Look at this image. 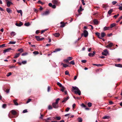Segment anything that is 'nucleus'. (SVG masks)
<instances>
[{
  "instance_id": "53",
  "label": "nucleus",
  "mask_w": 122,
  "mask_h": 122,
  "mask_svg": "<svg viewBox=\"0 0 122 122\" xmlns=\"http://www.w3.org/2000/svg\"><path fill=\"white\" fill-rule=\"evenodd\" d=\"M5 44H3L1 45H0V48H2L4 47L5 46Z\"/></svg>"
},
{
  "instance_id": "47",
  "label": "nucleus",
  "mask_w": 122,
  "mask_h": 122,
  "mask_svg": "<svg viewBox=\"0 0 122 122\" xmlns=\"http://www.w3.org/2000/svg\"><path fill=\"white\" fill-rule=\"evenodd\" d=\"M11 75V72H9L6 75V76L7 77Z\"/></svg>"
},
{
  "instance_id": "13",
  "label": "nucleus",
  "mask_w": 122,
  "mask_h": 122,
  "mask_svg": "<svg viewBox=\"0 0 122 122\" xmlns=\"http://www.w3.org/2000/svg\"><path fill=\"white\" fill-rule=\"evenodd\" d=\"M96 34L97 36L100 39H102L101 37L100 36V34L98 32H96Z\"/></svg>"
},
{
  "instance_id": "43",
  "label": "nucleus",
  "mask_w": 122,
  "mask_h": 122,
  "mask_svg": "<svg viewBox=\"0 0 122 122\" xmlns=\"http://www.w3.org/2000/svg\"><path fill=\"white\" fill-rule=\"evenodd\" d=\"M88 107H91L92 105V103L91 102H89L88 103Z\"/></svg>"
},
{
  "instance_id": "57",
  "label": "nucleus",
  "mask_w": 122,
  "mask_h": 122,
  "mask_svg": "<svg viewBox=\"0 0 122 122\" xmlns=\"http://www.w3.org/2000/svg\"><path fill=\"white\" fill-rule=\"evenodd\" d=\"M119 14H118L117 15H114L113 16V17H115V18H117V16H119Z\"/></svg>"
},
{
  "instance_id": "27",
  "label": "nucleus",
  "mask_w": 122,
  "mask_h": 122,
  "mask_svg": "<svg viewBox=\"0 0 122 122\" xmlns=\"http://www.w3.org/2000/svg\"><path fill=\"white\" fill-rule=\"evenodd\" d=\"M77 120L78 122H82V120L81 117L78 118L77 119Z\"/></svg>"
},
{
  "instance_id": "49",
  "label": "nucleus",
  "mask_w": 122,
  "mask_h": 122,
  "mask_svg": "<svg viewBox=\"0 0 122 122\" xmlns=\"http://www.w3.org/2000/svg\"><path fill=\"white\" fill-rule=\"evenodd\" d=\"M27 63V61H22V63L23 64H25Z\"/></svg>"
},
{
  "instance_id": "56",
  "label": "nucleus",
  "mask_w": 122,
  "mask_h": 122,
  "mask_svg": "<svg viewBox=\"0 0 122 122\" xmlns=\"http://www.w3.org/2000/svg\"><path fill=\"white\" fill-rule=\"evenodd\" d=\"M102 54L106 56L107 55L106 54V53H105V52L104 51L102 52Z\"/></svg>"
},
{
  "instance_id": "4",
  "label": "nucleus",
  "mask_w": 122,
  "mask_h": 122,
  "mask_svg": "<svg viewBox=\"0 0 122 122\" xmlns=\"http://www.w3.org/2000/svg\"><path fill=\"white\" fill-rule=\"evenodd\" d=\"M14 50V49H12L11 48H8L7 49H5L4 51V53H5L6 52H8L10 50Z\"/></svg>"
},
{
  "instance_id": "30",
  "label": "nucleus",
  "mask_w": 122,
  "mask_h": 122,
  "mask_svg": "<svg viewBox=\"0 0 122 122\" xmlns=\"http://www.w3.org/2000/svg\"><path fill=\"white\" fill-rule=\"evenodd\" d=\"M24 25L26 26H29L30 25V24L29 22H27L25 23Z\"/></svg>"
},
{
  "instance_id": "51",
  "label": "nucleus",
  "mask_w": 122,
  "mask_h": 122,
  "mask_svg": "<svg viewBox=\"0 0 122 122\" xmlns=\"http://www.w3.org/2000/svg\"><path fill=\"white\" fill-rule=\"evenodd\" d=\"M38 3H40L42 5H43L44 3H43L42 2H41L40 0H39L38 1Z\"/></svg>"
},
{
  "instance_id": "26",
  "label": "nucleus",
  "mask_w": 122,
  "mask_h": 122,
  "mask_svg": "<svg viewBox=\"0 0 122 122\" xmlns=\"http://www.w3.org/2000/svg\"><path fill=\"white\" fill-rule=\"evenodd\" d=\"M113 11V9H110L108 12V13L109 15H110L112 12Z\"/></svg>"
},
{
  "instance_id": "16",
  "label": "nucleus",
  "mask_w": 122,
  "mask_h": 122,
  "mask_svg": "<svg viewBox=\"0 0 122 122\" xmlns=\"http://www.w3.org/2000/svg\"><path fill=\"white\" fill-rule=\"evenodd\" d=\"M17 12L18 13H20L21 16H22V10H17Z\"/></svg>"
},
{
  "instance_id": "50",
  "label": "nucleus",
  "mask_w": 122,
  "mask_h": 122,
  "mask_svg": "<svg viewBox=\"0 0 122 122\" xmlns=\"http://www.w3.org/2000/svg\"><path fill=\"white\" fill-rule=\"evenodd\" d=\"M6 104H4L3 105H2V107L3 108H6Z\"/></svg>"
},
{
  "instance_id": "12",
  "label": "nucleus",
  "mask_w": 122,
  "mask_h": 122,
  "mask_svg": "<svg viewBox=\"0 0 122 122\" xmlns=\"http://www.w3.org/2000/svg\"><path fill=\"white\" fill-rule=\"evenodd\" d=\"M69 98L68 97H67L66 98H64V100L62 101V102H66Z\"/></svg>"
},
{
  "instance_id": "45",
  "label": "nucleus",
  "mask_w": 122,
  "mask_h": 122,
  "mask_svg": "<svg viewBox=\"0 0 122 122\" xmlns=\"http://www.w3.org/2000/svg\"><path fill=\"white\" fill-rule=\"evenodd\" d=\"M56 119L58 120H60L61 119V118L60 117H56Z\"/></svg>"
},
{
  "instance_id": "54",
  "label": "nucleus",
  "mask_w": 122,
  "mask_h": 122,
  "mask_svg": "<svg viewBox=\"0 0 122 122\" xmlns=\"http://www.w3.org/2000/svg\"><path fill=\"white\" fill-rule=\"evenodd\" d=\"M70 109V108H69L67 107L65 111L66 112H68Z\"/></svg>"
},
{
  "instance_id": "9",
  "label": "nucleus",
  "mask_w": 122,
  "mask_h": 122,
  "mask_svg": "<svg viewBox=\"0 0 122 122\" xmlns=\"http://www.w3.org/2000/svg\"><path fill=\"white\" fill-rule=\"evenodd\" d=\"M15 25L18 26H20L23 25L22 22H20L19 24L17 23H16L15 24Z\"/></svg>"
},
{
  "instance_id": "60",
  "label": "nucleus",
  "mask_w": 122,
  "mask_h": 122,
  "mask_svg": "<svg viewBox=\"0 0 122 122\" xmlns=\"http://www.w3.org/2000/svg\"><path fill=\"white\" fill-rule=\"evenodd\" d=\"M31 99H29L27 101V102H26V103H28L29 102H30L31 101Z\"/></svg>"
},
{
  "instance_id": "7",
  "label": "nucleus",
  "mask_w": 122,
  "mask_h": 122,
  "mask_svg": "<svg viewBox=\"0 0 122 122\" xmlns=\"http://www.w3.org/2000/svg\"><path fill=\"white\" fill-rule=\"evenodd\" d=\"M95 51H94L93 53H89L88 54V56H94L95 54Z\"/></svg>"
},
{
  "instance_id": "62",
  "label": "nucleus",
  "mask_w": 122,
  "mask_h": 122,
  "mask_svg": "<svg viewBox=\"0 0 122 122\" xmlns=\"http://www.w3.org/2000/svg\"><path fill=\"white\" fill-rule=\"evenodd\" d=\"M27 112V110L26 109H25V110H24L23 112V113H26V112Z\"/></svg>"
},
{
  "instance_id": "38",
  "label": "nucleus",
  "mask_w": 122,
  "mask_h": 122,
  "mask_svg": "<svg viewBox=\"0 0 122 122\" xmlns=\"http://www.w3.org/2000/svg\"><path fill=\"white\" fill-rule=\"evenodd\" d=\"M33 54H34L35 55H37V54H39V53L38 51H34L33 52Z\"/></svg>"
},
{
  "instance_id": "40",
  "label": "nucleus",
  "mask_w": 122,
  "mask_h": 122,
  "mask_svg": "<svg viewBox=\"0 0 122 122\" xmlns=\"http://www.w3.org/2000/svg\"><path fill=\"white\" fill-rule=\"evenodd\" d=\"M18 51L20 52V53H21L23 51V49H19L18 50Z\"/></svg>"
},
{
  "instance_id": "33",
  "label": "nucleus",
  "mask_w": 122,
  "mask_h": 122,
  "mask_svg": "<svg viewBox=\"0 0 122 122\" xmlns=\"http://www.w3.org/2000/svg\"><path fill=\"white\" fill-rule=\"evenodd\" d=\"M61 50V49L60 48H57V49H56L55 51H53V52H56L59 51H60Z\"/></svg>"
},
{
  "instance_id": "15",
  "label": "nucleus",
  "mask_w": 122,
  "mask_h": 122,
  "mask_svg": "<svg viewBox=\"0 0 122 122\" xmlns=\"http://www.w3.org/2000/svg\"><path fill=\"white\" fill-rule=\"evenodd\" d=\"M61 65H62L63 67L65 68L67 67L68 66V65H67L66 64H64L63 63H61Z\"/></svg>"
},
{
  "instance_id": "17",
  "label": "nucleus",
  "mask_w": 122,
  "mask_h": 122,
  "mask_svg": "<svg viewBox=\"0 0 122 122\" xmlns=\"http://www.w3.org/2000/svg\"><path fill=\"white\" fill-rule=\"evenodd\" d=\"M20 53H16L15 54V55L14 56V58H16L18 57L20 55Z\"/></svg>"
},
{
  "instance_id": "22",
  "label": "nucleus",
  "mask_w": 122,
  "mask_h": 122,
  "mask_svg": "<svg viewBox=\"0 0 122 122\" xmlns=\"http://www.w3.org/2000/svg\"><path fill=\"white\" fill-rule=\"evenodd\" d=\"M60 35V34L59 33H56L54 34V36L56 37H59Z\"/></svg>"
},
{
  "instance_id": "61",
  "label": "nucleus",
  "mask_w": 122,
  "mask_h": 122,
  "mask_svg": "<svg viewBox=\"0 0 122 122\" xmlns=\"http://www.w3.org/2000/svg\"><path fill=\"white\" fill-rule=\"evenodd\" d=\"M81 61L83 63H85L86 62V61L85 60H82Z\"/></svg>"
},
{
  "instance_id": "14",
  "label": "nucleus",
  "mask_w": 122,
  "mask_h": 122,
  "mask_svg": "<svg viewBox=\"0 0 122 122\" xmlns=\"http://www.w3.org/2000/svg\"><path fill=\"white\" fill-rule=\"evenodd\" d=\"M110 117L109 116H105L102 118L103 119H108L110 118Z\"/></svg>"
},
{
  "instance_id": "36",
  "label": "nucleus",
  "mask_w": 122,
  "mask_h": 122,
  "mask_svg": "<svg viewBox=\"0 0 122 122\" xmlns=\"http://www.w3.org/2000/svg\"><path fill=\"white\" fill-rule=\"evenodd\" d=\"M37 40V41H40V37L38 36H35Z\"/></svg>"
},
{
  "instance_id": "52",
  "label": "nucleus",
  "mask_w": 122,
  "mask_h": 122,
  "mask_svg": "<svg viewBox=\"0 0 122 122\" xmlns=\"http://www.w3.org/2000/svg\"><path fill=\"white\" fill-rule=\"evenodd\" d=\"M117 3L116 1H113L112 2V3L113 5H115Z\"/></svg>"
},
{
  "instance_id": "24",
  "label": "nucleus",
  "mask_w": 122,
  "mask_h": 122,
  "mask_svg": "<svg viewBox=\"0 0 122 122\" xmlns=\"http://www.w3.org/2000/svg\"><path fill=\"white\" fill-rule=\"evenodd\" d=\"M93 65L94 66H102V64H93Z\"/></svg>"
},
{
  "instance_id": "28",
  "label": "nucleus",
  "mask_w": 122,
  "mask_h": 122,
  "mask_svg": "<svg viewBox=\"0 0 122 122\" xmlns=\"http://www.w3.org/2000/svg\"><path fill=\"white\" fill-rule=\"evenodd\" d=\"M115 66L118 67H122V65L119 64H116Z\"/></svg>"
},
{
  "instance_id": "58",
  "label": "nucleus",
  "mask_w": 122,
  "mask_h": 122,
  "mask_svg": "<svg viewBox=\"0 0 122 122\" xmlns=\"http://www.w3.org/2000/svg\"><path fill=\"white\" fill-rule=\"evenodd\" d=\"M28 54V53H23L22 54V56H25L27 55Z\"/></svg>"
},
{
  "instance_id": "41",
  "label": "nucleus",
  "mask_w": 122,
  "mask_h": 122,
  "mask_svg": "<svg viewBox=\"0 0 122 122\" xmlns=\"http://www.w3.org/2000/svg\"><path fill=\"white\" fill-rule=\"evenodd\" d=\"M68 61L71 60L73 58L72 57H69L67 58Z\"/></svg>"
},
{
  "instance_id": "5",
  "label": "nucleus",
  "mask_w": 122,
  "mask_h": 122,
  "mask_svg": "<svg viewBox=\"0 0 122 122\" xmlns=\"http://www.w3.org/2000/svg\"><path fill=\"white\" fill-rule=\"evenodd\" d=\"M13 4V3L9 1H8L7 3V5L8 7H10L11 5Z\"/></svg>"
},
{
  "instance_id": "18",
  "label": "nucleus",
  "mask_w": 122,
  "mask_h": 122,
  "mask_svg": "<svg viewBox=\"0 0 122 122\" xmlns=\"http://www.w3.org/2000/svg\"><path fill=\"white\" fill-rule=\"evenodd\" d=\"M11 113L13 115H15L16 114V112L14 110H12L11 111Z\"/></svg>"
},
{
  "instance_id": "64",
  "label": "nucleus",
  "mask_w": 122,
  "mask_h": 122,
  "mask_svg": "<svg viewBox=\"0 0 122 122\" xmlns=\"http://www.w3.org/2000/svg\"><path fill=\"white\" fill-rule=\"evenodd\" d=\"M121 19L119 18L118 20H117L116 21V22L118 23V22L119 21L121 20Z\"/></svg>"
},
{
  "instance_id": "11",
  "label": "nucleus",
  "mask_w": 122,
  "mask_h": 122,
  "mask_svg": "<svg viewBox=\"0 0 122 122\" xmlns=\"http://www.w3.org/2000/svg\"><path fill=\"white\" fill-rule=\"evenodd\" d=\"M113 45V43H111L109 44L108 45H107L106 46V48H108V47H112V46Z\"/></svg>"
},
{
  "instance_id": "21",
  "label": "nucleus",
  "mask_w": 122,
  "mask_h": 122,
  "mask_svg": "<svg viewBox=\"0 0 122 122\" xmlns=\"http://www.w3.org/2000/svg\"><path fill=\"white\" fill-rule=\"evenodd\" d=\"M10 35L12 36H14L16 34V33L13 31L11 32L10 33Z\"/></svg>"
},
{
  "instance_id": "19",
  "label": "nucleus",
  "mask_w": 122,
  "mask_h": 122,
  "mask_svg": "<svg viewBox=\"0 0 122 122\" xmlns=\"http://www.w3.org/2000/svg\"><path fill=\"white\" fill-rule=\"evenodd\" d=\"M53 3L55 4H57L58 3V1L56 0H53L52 1Z\"/></svg>"
},
{
  "instance_id": "25",
  "label": "nucleus",
  "mask_w": 122,
  "mask_h": 122,
  "mask_svg": "<svg viewBox=\"0 0 122 122\" xmlns=\"http://www.w3.org/2000/svg\"><path fill=\"white\" fill-rule=\"evenodd\" d=\"M116 25V24L115 23H113L110 25V27L111 28H112Z\"/></svg>"
},
{
  "instance_id": "48",
  "label": "nucleus",
  "mask_w": 122,
  "mask_h": 122,
  "mask_svg": "<svg viewBox=\"0 0 122 122\" xmlns=\"http://www.w3.org/2000/svg\"><path fill=\"white\" fill-rule=\"evenodd\" d=\"M48 108L49 109H52V108L51 105H49L48 106Z\"/></svg>"
},
{
  "instance_id": "32",
  "label": "nucleus",
  "mask_w": 122,
  "mask_h": 122,
  "mask_svg": "<svg viewBox=\"0 0 122 122\" xmlns=\"http://www.w3.org/2000/svg\"><path fill=\"white\" fill-rule=\"evenodd\" d=\"M61 87V91L62 92H64L65 89V87L63 86Z\"/></svg>"
},
{
  "instance_id": "55",
  "label": "nucleus",
  "mask_w": 122,
  "mask_h": 122,
  "mask_svg": "<svg viewBox=\"0 0 122 122\" xmlns=\"http://www.w3.org/2000/svg\"><path fill=\"white\" fill-rule=\"evenodd\" d=\"M47 29H45L43 30H42L41 31V34H42L46 30H47Z\"/></svg>"
},
{
  "instance_id": "42",
  "label": "nucleus",
  "mask_w": 122,
  "mask_h": 122,
  "mask_svg": "<svg viewBox=\"0 0 122 122\" xmlns=\"http://www.w3.org/2000/svg\"><path fill=\"white\" fill-rule=\"evenodd\" d=\"M57 84L60 87H61V86H63L62 85H61V84L59 82H57Z\"/></svg>"
},
{
  "instance_id": "31",
  "label": "nucleus",
  "mask_w": 122,
  "mask_h": 122,
  "mask_svg": "<svg viewBox=\"0 0 122 122\" xmlns=\"http://www.w3.org/2000/svg\"><path fill=\"white\" fill-rule=\"evenodd\" d=\"M13 102L15 105H18V103L16 102V100H14L13 101Z\"/></svg>"
},
{
  "instance_id": "8",
  "label": "nucleus",
  "mask_w": 122,
  "mask_h": 122,
  "mask_svg": "<svg viewBox=\"0 0 122 122\" xmlns=\"http://www.w3.org/2000/svg\"><path fill=\"white\" fill-rule=\"evenodd\" d=\"M6 10L7 12L9 14L11 13L12 12V10L9 8H7L6 9Z\"/></svg>"
},
{
  "instance_id": "23",
  "label": "nucleus",
  "mask_w": 122,
  "mask_h": 122,
  "mask_svg": "<svg viewBox=\"0 0 122 122\" xmlns=\"http://www.w3.org/2000/svg\"><path fill=\"white\" fill-rule=\"evenodd\" d=\"M106 35V34L104 32H102L101 33V38L103 37Z\"/></svg>"
},
{
  "instance_id": "39",
  "label": "nucleus",
  "mask_w": 122,
  "mask_h": 122,
  "mask_svg": "<svg viewBox=\"0 0 122 122\" xmlns=\"http://www.w3.org/2000/svg\"><path fill=\"white\" fill-rule=\"evenodd\" d=\"M121 6L119 5V9L120 10H122V4H121Z\"/></svg>"
},
{
  "instance_id": "10",
  "label": "nucleus",
  "mask_w": 122,
  "mask_h": 122,
  "mask_svg": "<svg viewBox=\"0 0 122 122\" xmlns=\"http://www.w3.org/2000/svg\"><path fill=\"white\" fill-rule=\"evenodd\" d=\"M93 22L95 25H97L99 23V22L97 19H95L93 21Z\"/></svg>"
},
{
  "instance_id": "6",
  "label": "nucleus",
  "mask_w": 122,
  "mask_h": 122,
  "mask_svg": "<svg viewBox=\"0 0 122 122\" xmlns=\"http://www.w3.org/2000/svg\"><path fill=\"white\" fill-rule=\"evenodd\" d=\"M49 13V12L48 11H47L44 12L42 14V15H48Z\"/></svg>"
},
{
  "instance_id": "3",
  "label": "nucleus",
  "mask_w": 122,
  "mask_h": 122,
  "mask_svg": "<svg viewBox=\"0 0 122 122\" xmlns=\"http://www.w3.org/2000/svg\"><path fill=\"white\" fill-rule=\"evenodd\" d=\"M83 34L85 37H86L88 35V31L86 30H84L83 31Z\"/></svg>"
},
{
  "instance_id": "63",
  "label": "nucleus",
  "mask_w": 122,
  "mask_h": 122,
  "mask_svg": "<svg viewBox=\"0 0 122 122\" xmlns=\"http://www.w3.org/2000/svg\"><path fill=\"white\" fill-rule=\"evenodd\" d=\"M52 7L53 8L55 9L56 8V6L55 5H52Z\"/></svg>"
},
{
  "instance_id": "34",
  "label": "nucleus",
  "mask_w": 122,
  "mask_h": 122,
  "mask_svg": "<svg viewBox=\"0 0 122 122\" xmlns=\"http://www.w3.org/2000/svg\"><path fill=\"white\" fill-rule=\"evenodd\" d=\"M5 89H4V88L3 89L4 91L5 92H6L7 93H9V89H7L6 90V91H5Z\"/></svg>"
},
{
  "instance_id": "46",
  "label": "nucleus",
  "mask_w": 122,
  "mask_h": 122,
  "mask_svg": "<svg viewBox=\"0 0 122 122\" xmlns=\"http://www.w3.org/2000/svg\"><path fill=\"white\" fill-rule=\"evenodd\" d=\"M65 74L66 75H70V74H69V72L68 71H66L65 72Z\"/></svg>"
},
{
  "instance_id": "59",
  "label": "nucleus",
  "mask_w": 122,
  "mask_h": 122,
  "mask_svg": "<svg viewBox=\"0 0 122 122\" xmlns=\"http://www.w3.org/2000/svg\"><path fill=\"white\" fill-rule=\"evenodd\" d=\"M81 9H82V7H81V6L80 7L79 10H78V12H80L82 10Z\"/></svg>"
},
{
  "instance_id": "20",
  "label": "nucleus",
  "mask_w": 122,
  "mask_h": 122,
  "mask_svg": "<svg viewBox=\"0 0 122 122\" xmlns=\"http://www.w3.org/2000/svg\"><path fill=\"white\" fill-rule=\"evenodd\" d=\"M109 27H105L103 29V30L104 31H105L107 30H109Z\"/></svg>"
},
{
  "instance_id": "2",
  "label": "nucleus",
  "mask_w": 122,
  "mask_h": 122,
  "mask_svg": "<svg viewBox=\"0 0 122 122\" xmlns=\"http://www.w3.org/2000/svg\"><path fill=\"white\" fill-rule=\"evenodd\" d=\"M60 100V99L59 98H58L56 100L55 102L52 103V106L53 108H57L58 107L59 105L58 103Z\"/></svg>"
},
{
  "instance_id": "35",
  "label": "nucleus",
  "mask_w": 122,
  "mask_h": 122,
  "mask_svg": "<svg viewBox=\"0 0 122 122\" xmlns=\"http://www.w3.org/2000/svg\"><path fill=\"white\" fill-rule=\"evenodd\" d=\"M16 41H10L9 43V44H14L16 43Z\"/></svg>"
},
{
  "instance_id": "44",
  "label": "nucleus",
  "mask_w": 122,
  "mask_h": 122,
  "mask_svg": "<svg viewBox=\"0 0 122 122\" xmlns=\"http://www.w3.org/2000/svg\"><path fill=\"white\" fill-rule=\"evenodd\" d=\"M70 63L72 65H74L75 64L74 61H72L70 62Z\"/></svg>"
},
{
  "instance_id": "37",
  "label": "nucleus",
  "mask_w": 122,
  "mask_h": 122,
  "mask_svg": "<svg viewBox=\"0 0 122 122\" xmlns=\"http://www.w3.org/2000/svg\"><path fill=\"white\" fill-rule=\"evenodd\" d=\"M104 51L105 52V53H106V54L107 55L108 54V52L107 49H105L104 50Z\"/></svg>"
},
{
  "instance_id": "1",
  "label": "nucleus",
  "mask_w": 122,
  "mask_h": 122,
  "mask_svg": "<svg viewBox=\"0 0 122 122\" xmlns=\"http://www.w3.org/2000/svg\"><path fill=\"white\" fill-rule=\"evenodd\" d=\"M72 90L74 91H74V92L75 94H78L79 95H80L81 94V92L79 88L76 86L72 87Z\"/></svg>"
},
{
  "instance_id": "29",
  "label": "nucleus",
  "mask_w": 122,
  "mask_h": 122,
  "mask_svg": "<svg viewBox=\"0 0 122 122\" xmlns=\"http://www.w3.org/2000/svg\"><path fill=\"white\" fill-rule=\"evenodd\" d=\"M61 24L60 26V27H63L65 26V24L63 22H61Z\"/></svg>"
}]
</instances>
